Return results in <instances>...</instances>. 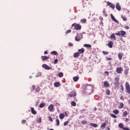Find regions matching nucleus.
Wrapping results in <instances>:
<instances>
[{
    "mask_svg": "<svg viewBox=\"0 0 130 130\" xmlns=\"http://www.w3.org/2000/svg\"><path fill=\"white\" fill-rule=\"evenodd\" d=\"M114 85L116 87H118V85H119V78L116 77L115 78Z\"/></svg>",
    "mask_w": 130,
    "mask_h": 130,
    "instance_id": "obj_1",
    "label": "nucleus"
},
{
    "mask_svg": "<svg viewBox=\"0 0 130 130\" xmlns=\"http://www.w3.org/2000/svg\"><path fill=\"white\" fill-rule=\"evenodd\" d=\"M105 126H106V123H104L101 126V128H102V129H104L105 128Z\"/></svg>",
    "mask_w": 130,
    "mask_h": 130,
    "instance_id": "obj_23",
    "label": "nucleus"
},
{
    "mask_svg": "<svg viewBox=\"0 0 130 130\" xmlns=\"http://www.w3.org/2000/svg\"><path fill=\"white\" fill-rule=\"evenodd\" d=\"M116 8L118 11H120V10H121V7H120V5L119 3L116 4Z\"/></svg>",
    "mask_w": 130,
    "mask_h": 130,
    "instance_id": "obj_7",
    "label": "nucleus"
},
{
    "mask_svg": "<svg viewBox=\"0 0 130 130\" xmlns=\"http://www.w3.org/2000/svg\"><path fill=\"white\" fill-rule=\"evenodd\" d=\"M121 92H123L124 89H123V85H121Z\"/></svg>",
    "mask_w": 130,
    "mask_h": 130,
    "instance_id": "obj_41",
    "label": "nucleus"
},
{
    "mask_svg": "<svg viewBox=\"0 0 130 130\" xmlns=\"http://www.w3.org/2000/svg\"><path fill=\"white\" fill-rule=\"evenodd\" d=\"M74 57H78V56H80V53L79 52L75 53L73 55Z\"/></svg>",
    "mask_w": 130,
    "mask_h": 130,
    "instance_id": "obj_16",
    "label": "nucleus"
},
{
    "mask_svg": "<svg viewBox=\"0 0 130 130\" xmlns=\"http://www.w3.org/2000/svg\"><path fill=\"white\" fill-rule=\"evenodd\" d=\"M126 115H127V111H125L123 113V117H126Z\"/></svg>",
    "mask_w": 130,
    "mask_h": 130,
    "instance_id": "obj_26",
    "label": "nucleus"
},
{
    "mask_svg": "<svg viewBox=\"0 0 130 130\" xmlns=\"http://www.w3.org/2000/svg\"><path fill=\"white\" fill-rule=\"evenodd\" d=\"M78 80H79V77H73V81H74V82H78Z\"/></svg>",
    "mask_w": 130,
    "mask_h": 130,
    "instance_id": "obj_22",
    "label": "nucleus"
},
{
    "mask_svg": "<svg viewBox=\"0 0 130 130\" xmlns=\"http://www.w3.org/2000/svg\"><path fill=\"white\" fill-rule=\"evenodd\" d=\"M58 77H59V78H62V77H63V73L62 72L59 73Z\"/></svg>",
    "mask_w": 130,
    "mask_h": 130,
    "instance_id": "obj_25",
    "label": "nucleus"
},
{
    "mask_svg": "<svg viewBox=\"0 0 130 130\" xmlns=\"http://www.w3.org/2000/svg\"><path fill=\"white\" fill-rule=\"evenodd\" d=\"M119 127H120V128H122V129H123V127H124V125H123V124L122 123H120L118 125Z\"/></svg>",
    "mask_w": 130,
    "mask_h": 130,
    "instance_id": "obj_19",
    "label": "nucleus"
},
{
    "mask_svg": "<svg viewBox=\"0 0 130 130\" xmlns=\"http://www.w3.org/2000/svg\"><path fill=\"white\" fill-rule=\"evenodd\" d=\"M77 94L76 93V92H73V93L72 94H69V96H70V97H75V96H76Z\"/></svg>",
    "mask_w": 130,
    "mask_h": 130,
    "instance_id": "obj_24",
    "label": "nucleus"
},
{
    "mask_svg": "<svg viewBox=\"0 0 130 130\" xmlns=\"http://www.w3.org/2000/svg\"><path fill=\"white\" fill-rule=\"evenodd\" d=\"M107 4V6H110V8H111L112 9H114L115 8V6L113 4L110 2H108Z\"/></svg>",
    "mask_w": 130,
    "mask_h": 130,
    "instance_id": "obj_4",
    "label": "nucleus"
},
{
    "mask_svg": "<svg viewBox=\"0 0 130 130\" xmlns=\"http://www.w3.org/2000/svg\"><path fill=\"white\" fill-rule=\"evenodd\" d=\"M103 54H105V55H107V54H108V52H106V51H103Z\"/></svg>",
    "mask_w": 130,
    "mask_h": 130,
    "instance_id": "obj_43",
    "label": "nucleus"
},
{
    "mask_svg": "<svg viewBox=\"0 0 130 130\" xmlns=\"http://www.w3.org/2000/svg\"><path fill=\"white\" fill-rule=\"evenodd\" d=\"M125 29H127V30L129 29V27L128 26H125Z\"/></svg>",
    "mask_w": 130,
    "mask_h": 130,
    "instance_id": "obj_47",
    "label": "nucleus"
},
{
    "mask_svg": "<svg viewBox=\"0 0 130 130\" xmlns=\"http://www.w3.org/2000/svg\"><path fill=\"white\" fill-rule=\"evenodd\" d=\"M118 58L120 59V60H121L122 59V56H123V53H119L118 55Z\"/></svg>",
    "mask_w": 130,
    "mask_h": 130,
    "instance_id": "obj_10",
    "label": "nucleus"
},
{
    "mask_svg": "<svg viewBox=\"0 0 130 130\" xmlns=\"http://www.w3.org/2000/svg\"><path fill=\"white\" fill-rule=\"evenodd\" d=\"M111 116H112V117H113V118H116L117 116L116 115L113 114H111Z\"/></svg>",
    "mask_w": 130,
    "mask_h": 130,
    "instance_id": "obj_37",
    "label": "nucleus"
},
{
    "mask_svg": "<svg viewBox=\"0 0 130 130\" xmlns=\"http://www.w3.org/2000/svg\"><path fill=\"white\" fill-rule=\"evenodd\" d=\"M59 117L60 119H63V118H64V114L60 113L59 114Z\"/></svg>",
    "mask_w": 130,
    "mask_h": 130,
    "instance_id": "obj_15",
    "label": "nucleus"
},
{
    "mask_svg": "<svg viewBox=\"0 0 130 130\" xmlns=\"http://www.w3.org/2000/svg\"><path fill=\"white\" fill-rule=\"evenodd\" d=\"M120 99L122 100V96H121V97L120 98Z\"/></svg>",
    "mask_w": 130,
    "mask_h": 130,
    "instance_id": "obj_53",
    "label": "nucleus"
},
{
    "mask_svg": "<svg viewBox=\"0 0 130 130\" xmlns=\"http://www.w3.org/2000/svg\"><path fill=\"white\" fill-rule=\"evenodd\" d=\"M56 121V125H59V119H57Z\"/></svg>",
    "mask_w": 130,
    "mask_h": 130,
    "instance_id": "obj_35",
    "label": "nucleus"
},
{
    "mask_svg": "<svg viewBox=\"0 0 130 130\" xmlns=\"http://www.w3.org/2000/svg\"><path fill=\"white\" fill-rule=\"evenodd\" d=\"M123 107V104L122 103H120L119 106V108L121 109Z\"/></svg>",
    "mask_w": 130,
    "mask_h": 130,
    "instance_id": "obj_31",
    "label": "nucleus"
},
{
    "mask_svg": "<svg viewBox=\"0 0 130 130\" xmlns=\"http://www.w3.org/2000/svg\"><path fill=\"white\" fill-rule=\"evenodd\" d=\"M112 58H109L107 59V60H111Z\"/></svg>",
    "mask_w": 130,
    "mask_h": 130,
    "instance_id": "obj_50",
    "label": "nucleus"
},
{
    "mask_svg": "<svg viewBox=\"0 0 130 130\" xmlns=\"http://www.w3.org/2000/svg\"><path fill=\"white\" fill-rule=\"evenodd\" d=\"M69 124V121H66L64 123H63V125L64 126H66V125H68V124Z\"/></svg>",
    "mask_w": 130,
    "mask_h": 130,
    "instance_id": "obj_39",
    "label": "nucleus"
},
{
    "mask_svg": "<svg viewBox=\"0 0 130 130\" xmlns=\"http://www.w3.org/2000/svg\"><path fill=\"white\" fill-rule=\"evenodd\" d=\"M41 58L43 61L47 60V59H49V57L46 56H42Z\"/></svg>",
    "mask_w": 130,
    "mask_h": 130,
    "instance_id": "obj_8",
    "label": "nucleus"
},
{
    "mask_svg": "<svg viewBox=\"0 0 130 130\" xmlns=\"http://www.w3.org/2000/svg\"><path fill=\"white\" fill-rule=\"evenodd\" d=\"M51 54H53L54 55H57V52L53 51L51 52Z\"/></svg>",
    "mask_w": 130,
    "mask_h": 130,
    "instance_id": "obj_27",
    "label": "nucleus"
},
{
    "mask_svg": "<svg viewBox=\"0 0 130 130\" xmlns=\"http://www.w3.org/2000/svg\"><path fill=\"white\" fill-rule=\"evenodd\" d=\"M120 34L121 36L124 37V35H125L126 34V32H125L123 30H121V31H120Z\"/></svg>",
    "mask_w": 130,
    "mask_h": 130,
    "instance_id": "obj_12",
    "label": "nucleus"
},
{
    "mask_svg": "<svg viewBox=\"0 0 130 130\" xmlns=\"http://www.w3.org/2000/svg\"><path fill=\"white\" fill-rule=\"evenodd\" d=\"M71 105H72V106H76V102H75L74 101L71 102Z\"/></svg>",
    "mask_w": 130,
    "mask_h": 130,
    "instance_id": "obj_32",
    "label": "nucleus"
},
{
    "mask_svg": "<svg viewBox=\"0 0 130 130\" xmlns=\"http://www.w3.org/2000/svg\"><path fill=\"white\" fill-rule=\"evenodd\" d=\"M104 86L105 87H108L109 86V83H108V81H105L104 83Z\"/></svg>",
    "mask_w": 130,
    "mask_h": 130,
    "instance_id": "obj_20",
    "label": "nucleus"
},
{
    "mask_svg": "<svg viewBox=\"0 0 130 130\" xmlns=\"http://www.w3.org/2000/svg\"><path fill=\"white\" fill-rule=\"evenodd\" d=\"M113 112L114 113V114H118V113H119V111L117 110H113Z\"/></svg>",
    "mask_w": 130,
    "mask_h": 130,
    "instance_id": "obj_28",
    "label": "nucleus"
},
{
    "mask_svg": "<svg viewBox=\"0 0 130 130\" xmlns=\"http://www.w3.org/2000/svg\"><path fill=\"white\" fill-rule=\"evenodd\" d=\"M25 122H26V120H23L22 121V123H23V124H24Z\"/></svg>",
    "mask_w": 130,
    "mask_h": 130,
    "instance_id": "obj_46",
    "label": "nucleus"
},
{
    "mask_svg": "<svg viewBox=\"0 0 130 130\" xmlns=\"http://www.w3.org/2000/svg\"><path fill=\"white\" fill-rule=\"evenodd\" d=\"M29 78L31 79V76H30V77H29Z\"/></svg>",
    "mask_w": 130,
    "mask_h": 130,
    "instance_id": "obj_55",
    "label": "nucleus"
},
{
    "mask_svg": "<svg viewBox=\"0 0 130 130\" xmlns=\"http://www.w3.org/2000/svg\"><path fill=\"white\" fill-rule=\"evenodd\" d=\"M111 18L114 22L118 24V21H117V20L115 19V17H114V16H113V15H112V14H111Z\"/></svg>",
    "mask_w": 130,
    "mask_h": 130,
    "instance_id": "obj_5",
    "label": "nucleus"
},
{
    "mask_svg": "<svg viewBox=\"0 0 130 130\" xmlns=\"http://www.w3.org/2000/svg\"><path fill=\"white\" fill-rule=\"evenodd\" d=\"M48 119L49 120H50V121H51V122H52V121H53V120H52V118L51 116H49L48 117Z\"/></svg>",
    "mask_w": 130,
    "mask_h": 130,
    "instance_id": "obj_36",
    "label": "nucleus"
},
{
    "mask_svg": "<svg viewBox=\"0 0 130 130\" xmlns=\"http://www.w3.org/2000/svg\"><path fill=\"white\" fill-rule=\"evenodd\" d=\"M31 112L32 114H34L35 115L36 114H37V112L34 109V108H31Z\"/></svg>",
    "mask_w": 130,
    "mask_h": 130,
    "instance_id": "obj_11",
    "label": "nucleus"
},
{
    "mask_svg": "<svg viewBox=\"0 0 130 130\" xmlns=\"http://www.w3.org/2000/svg\"><path fill=\"white\" fill-rule=\"evenodd\" d=\"M103 13L104 15H105V17L107 16V14H105V10H104V11H103Z\"/></svg>",
    "mask_w": 130,
    "mask_h": 130,
    "instance_id": "obj_45",
    "label": "nucleus"
},
{
    "mask_svg": "<svg viewBox=\"0 0 130 130\" xmlns=\"http://www.w3.org/2000/svg\"><path fill=\"white\" fill-rule=\"evenodd\" d=\"M81 123H82V124H85V123H87V121L86 120L82 121Z\"/></svg>",
    "mask_w": 130,
    "mask_h": 130,
    "instance_id": "obj_42",
    "label": "nucleus"
},
{
    "mask_svg": "<svg viewBox=\"0 0 130 130\" xmlns=\"http://www.w3.org/2000/svg\"><path fill=\"white\" fill-rule=\"evenodd\" d=\"M113 45V43L111 41L109 42L108 43V46L110 47V48H112V46Z\"/></svg>",
    "mask_w": 130,
    "mask_h": 130,
    "instance_id": "obj_17",
    "label": "nucleus"
},
{
    "mask_svg": "<svg viewBox=\"0 0 130 130\" xmlns=\"http://www.w3.org/2000/svg\"><path fill=\"white\" fill-rule=\"evenodd\" d=\"M108 130H110V128H108Z\"/></svg>",
    "mask_w": 130,
    "mask_h": 130,
    "instance_id": "obj_54",
    "label": "nucleus"
},
{
    "mask_svg": "<svg viewBox=\"0 0 130 130\" xmlns=\"http://www.w3.org/2000/svg\"><path fill=\"white\" fill-rule=\"evenodd\" d=\"M45 105H46L45 103H42L40 104V108H43V107H45Z\"/></svg>",
    "mask_w": 130,
    "mask_h": 130,
    "instance_id": "obj_21",
    "label": "nucleus"
},
{
    "mask_svg": "<svg viewBox=\"0 0 130 130\" xmlns=\"http://www.w3.org/2000/svg\"><path fill=\"white\" fill-rule=\"evenodd\" d=\"M54 86L56 88H58V87L60 86V83H59V82H56L54 83Z\"/></svg>",
    "mask_w": 130,
    "mask_h": 130,
    "instance_id": "obj_9",
    "label": "nucleus"
},
{
    "mask_svg": "<svg viewBox=\"0 0 130 130\" xmlns=\"http://www.w3.org/2000/svg\"><path fill=\"white\" fill-rule=\"evenodd\" d=\"M32 91H34V89H35V86H32Z\"/></svg>",
    "mask_w": 130,
    "mask_h": 130,
    "instance_id": "obj_48",
    "label": "nucleus"
},
{
    "mask_svg": "<svg viewBox=\"0 0 130 130\" xmlns=\"http://www.w3.org/2000/svg\"><path fill=\"white\" fill-rule=\"evenodd\" d=\"M84 51H85V50H84V48H81V49L78 50V53H79V54L84 53Z\"/></svg>",
    "mask_w": 130,
    "mask_h": 130,
    "instance_id": "obj_13",
    "label": "nucleus"
},
{
    "mask_svg": "<svg viewBox=\"0 0 130 130\" xmlns=\"http://www.w3.org/2000/svg\"><path fill=\"white\" fill-rule=\"evenodd\" d=\"M37 89H39V87H38Z\"/></svg>",
    "mask_w": 130,
    "mask_h": 130,
    "instance_id": "obj_56",
    "label": "nucleus"
},
{
    "mask_svg": "<svg viewBox=\"0 0 130 130\" xmlns=\"http://www.w3.org/2000/svg\"><path fill=\"white\" fill-rule=\"evenodd\" d=\"M115 35H117V36H120V31H118V32L115 33Z\"/></svg>",
    "mask_w": 130,
    "mask_h": 130,
    "instance_id": "obj_38",
    "label": "nucleus"
},
{
    "mask_svg": "<svg viewBox=\"0 0 130 130\" xmlns=\"http://www.w3.org/2000/svg\"><path fill=\"white\" fill-rule=\"evenodd\" d=\"M48 109L50 112H52V111H53V105L51 104L49 106Z\"/></svg>",
    "mask_w": 130,
    "mask_h": 130,
    "instance_id": "obj_6",
    "label": "nucleus"
},
{
    "mask_svg": "<svg viewBox=\"0 0 130 130\" xmlns=\"http://www.w3.org/2000/svg\"><path fill=\"white\" fill-rule=\"evenodd\" d=\"M40 76H41V73H38L37 74L36 77V78H38V77H40Z\"/></svg>",
    "mask_w": 130,
    "mask_h": 130,
    "instance_id": "obj_33",
    "label": "nucleus"
},
{
    "mask_svg": "<svg viewBox=\"0 0 130 130\" xmlns=\"http://www.w3.org/2000/svg\"><path fill=\"white\" fill-rule=\"evenodd\" d=\"M111 39H114V40H116V38L115 37V34H113L110 36Z\"/></svg>",
    "mask_w": 130,
    "mask_h": 130,
    "instance_id": "obj_14",
    "label": "nucleus"
},
{
    "mask_svg": "<svg viewBox=\"0 0 130 130\" xmlns=\"http://www.w3.org/2000/svg\"><path fill=\"white\" fill-rule=\"evenodd\" d=\"M64 114H65V115H66V116H68V113H67V112H65V113H64Z\"/></svg>",
    "mask_w": 130,
    "mask_h": 130,
    "instance_id": "obj_51",
    "label": "nucleus"
},
{
    "mask_svg": "<svg viewBox=\"0 0 130 130\" xmlns=\"http://www.w3.org/2000/svg\"><path fill=\"white\" fill-rule=\"evenodd\" d=\"M42 67V68L44 69L45 70H51V67H49L48 65L46 64H43Z\"/></svg>",
    "mask_w": 130,
    "mask_h": 130,
    "instance_id": "obj_2",
    "label": "nucleus"
},
{
    "mask_svg": "<svg viewBox=\"0 0 130 130\" xmlns=\"http://www.w3.org/2000/svg\"><path fill=\"white\" fill-rule=\"evenodd\" d=\"M121 18H122V20H123L124 21L127 20V19L125 16H121Z\"/></svg>",
    "mask_w": 130,
    "mask_h": 130,
    "instance_id": "obj_30",
    "label": "nucleus"
},
{
    "mask_svg": "<svg viewBox=\"0 0 130 130\" xmlns=\"http://www.w3.org/2000/svg\"><path fill=\"white\" fill-rule=\"evenodd\" d=\"M89 125H90V126H93V127H97V126H98V125H97V124H95L94 123H91L89 124Z\"/></svg>",
    "mask_w": 130,
    "mask_h": 130,
    "instance_id": "obj_18",
    "label": "nucleus"
},
{
    "mask_svg": "<svg viewBox=\"0 0 130 130\" xmlns=\"http://www.w3.org/2000/svg\"><path fill=\"white\" fill-rule=\"evenodd\" d=\"M123 70L121 67H119L116 69V72L117 74H121V72H123Z\"/></svg>",
    "mask_w": 130,
    "mask_h": 130,
    "instance_id": "obj_3",
    "label": "nucleus"
},
{
    "mask_svg": "<svg viewBox=\"0 0 130 130\" xmlns=\"http://www.w3.org/2000/svg\"><path fill=\"white\" fill-rule=\"evenodd\" d=\"M42 121V119H41V117H39L37 120L38 123H40Z\"/></svg>",
    "mask_w": 130,
    "mask_h": 130,
    "instance_id": "obj_29",
    "label": "nucleus"
},
{
    "mask_svg": "<svg viewBox=\"0 0 130 130\" xmlns=\"http://www.w3.org/2000/svg\"><path fill=\"white\" fill-rule=\"evenodd\" d=\"M125 120H126V121H128V119L126 118V119H125Z\"/></svg>",
    "mask_w": 130,
    "mask_h": 130,
    "instance_id": "obj_52",
    "label": "nucleus"
},
{
    "mask_svg": "<svg viewBox=\"0 0 130 130\" xmlns=\"http://www.w3.org/2000/svg\"><path fill=\"white\" fill-rule=\"evenodd\" d=\"M123 129L124 130H130L128 127H123Z\"/></svg>",
    "mask_w": 130,
    "mask_h": 130,
    "instance_id": "obj_44",
    "label": "nucleus"
},
{
    "mask_svg": "<svg viewBox=\"0 0 130 130\" xmlns=\"http://www.w3.org/2000/svg\"><path fill=\"white\" fill-rule=\"evenodd\" d=\"M106 93L107 95H110V90H106Z\"/></svg>",
    "mask_w": 130,
    "mask_h": 130,
    "instance_id": "obj_34",
    "label": "nucleus"
},
{
    "mask_svg": "<svg viewBox=\"0 0 130 130\" xmlns=\"http://www.w3.org/2000/svg\"><path fill=\"white\" fill-rule=\"evenodd\" d=\"M58 61V60L57 59H55L54 61V64H56V63H57V62Z\"/></svg>",
    "mask_w": 130,
    "mask_h": 130,
    "instance_id": "obj_40",
    "label": "nucleus"
},
{
    "mask_svg": "<svg viewBox=\"0 0 130 130\" xmlns=\"http://www.w3.org/2000/svg\"><path fill=\"white\" fill-rule=\"evenodd\" d=\"M48 53V52H47V51H45L44 52V54H47Z\"/></svg>",
    "mask_w": 130,
    "mask_h": 130,
    "instance_id": "obj_49",
    "label": "nucleus"
}]
</instances>
